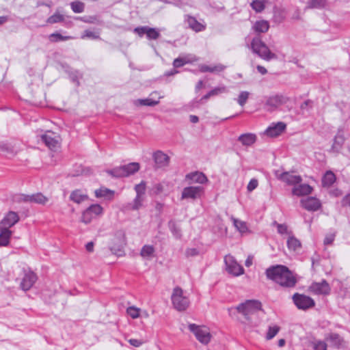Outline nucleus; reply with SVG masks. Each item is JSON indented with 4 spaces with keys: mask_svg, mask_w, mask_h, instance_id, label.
<instances>
[{
    "mask_svg": "<svg viewBox=\"0 0 350 350\" xmlns=\"http://www.w3.org/2000/svg\"><path fill=\"white\" fill-rule=\"evenodd\" d=\"M237 311L242 314L244 319L242 323L250 327H255L260 323V313H262L261 303L257 300H247L239 304Z\"/></svg>",
    "mask_w": 350,
    "mask_h": 350,
    "instance_id": "nucleus-1",
    "label": "nucleus"
},
{
    "mask_svg": "<svg viewBox=\"0 0 350 350\" xmlns=\"http://www.w3.org/2000/svg\"><path fill=\"white\" fill-rule=\"evenodd\" d=\"M266 274L268 278L283 286L292 287L297 282L293 273L282 265L269 268L267 269Z\"/></svg>",
    "mask_w": 350,
    "mask_h": 350,
    "instance_id": "nucleus-2",
    "label": "nucleus"
},
{
    "mask_svg": "<svg viewBox=\"0 0 350 350\" xmlns=\"http://www.w3.org/2000/svg\"><path fill=\"white\" fill-rule=\"evenodd\" d=\"M250 47L254 53L266 61L277 58V55L270 51L259 37H255L252 39Z\"/></svg>",
    "mask_w": 350,
    "mask_h": 350,
    "instance_id": "nucleus-3",
    "label": "nucleus"
},
{
    "mask_svg": "<svg viewBox=\"0 0 350 350\" xmlns=\"http://www.w3.org/2000/svg\"><path fill=\"white\" fill-rule=\"evenodd\" d=\"M188 329L202 345H206L211 342L212 335L208 327L190 323L188 325Z\"/></svg>",
    "mask_w": 350,
    "mask_h": 350,
    "instance_id": "nucleus-4",
    "label": "nucleus"
},
{
    "mask_svg": "<svg viewBox=\"0 0 350 350\" xmlns=\"http://www.w3.org/2000/svg\"><path fill=\"white\" fill-rule=\"evenodd\" d=\"M171 299L173 306L178 311H184L189 306V299L184 295L183 291L180 287L174 288Z\"/></svg>",
    "mask_w": 350,
    "mask_h": 350,
    "instance_id": "nucleus-5",
    "label": "nucleus"
},
{
    "mask_svg": "<svg viewBox=\"0 0 350 350\" xmlns=\"http://www.w3.org/2000/svg\"><path fill=\"white\" fill-rule=\"evenodd\" d=\"M146 183L144 181H142L139 184L135 186L136 196L133 202L128 204V208L130 210L137 211L143 206L146 198Z\"/></svg>",
    "mask_w": 350,
    "mask_h": 350,
    "instance_id": "nucleus-6",
    "label": "nucleus"
},
{
    "mask_svg": "<svg viewBox=\"0 0 350 350\" xmlns=\"http://www.w3.org/2000/svg\"><path fill=\"white\" fill-rule=\"evenodd\" d=\"M126 245L125 233L122 230L116 232L114 237L111 239L110 250L116 255L121 256L122 250Z\"/></svg>",
    "mask_w": 350,
    "mask_h": 350,
    "instance_id": "nucleus-7",
    "label": "nucleus"
},
{
    "mask_svg": "<svg viewBox=\"0 0 350 350\" xmlns=\"http://www.w3.org/2000/svg\"><path fill=\"white\" fill-rule=\"evenodd\" d=\"M139 170L138 163H131L128 165L108 171V173L115 177L128 176L137 172Z\"/></svg>",
    "mask_w": 350,
    "mask_h": 350,
    "instance_id": "nucleus-8",
    "label": "nucleus"
},
{
    "mask_svg": "<svg viewBox=\"0 0 350 350\" xmlns=\"http://www.w3.org/2000/svg\"><path fill=\"white\" fill-rule=\"evenodd\" d=\"M226 269L229 274L233 276H239L244 273L243 267L240 265L231 255H227L224 258Z\"/></svg>",
    "mask_w": 350,
    "mask_h": 350,
    "instance_id": "nucleus-9",
    "label": "nucleus"
},
{
    "mask_svg": "<svg viewBox=\"0 0 350 350\" xmlns=\"http://www.w3.org/2000/svg\"><path fill=\"white\" fill-rule=\"evenodd\" d=\"M103 208L99 204H92L82 213L81 221L85 224L91 222L93 218L102 215Z\"/></svg>",
    "mask_w": 350,
    "mask_h": 350,
    "instance_id": "nucleus-10",
    "label": "nucleus"
},
{
    "mask_svg": "<svg viewBox=\"0 0 350 350\" xmlns=\"http://www.w3.org/2000/svg\"><path fill=\"white\" fill-rule=\"evenodd\" d=\"M42 141L52 150H56L59 148V136L51 131H47L41 136Z\"/></svg>",
    "mask_w": 350,
    "mask_h": 350,
    "instance_id": "nucleus-11",
    "label": "nucleus"
},
{
    "mask_svg": "<svg viewBox=\"0 0 350 350\" xmlns=\"http://www.w3.org/2000/svg\"><path fill=\"white\" fill-rule=\"evenodd\" d=\"M286 102V98L282 95H273L266 99L265 109L268 111H273Z\"/></svg>",
    "mask_w": 350,
    "mask_h": 350,
    "instance_id": "nucleus-12",
    "label": "nucleus"
},
{
    "mask_svg": "<svg viewBox=\"0 0 350 350\" xmlns=\"http://www.w3.org/2000/svg\"><path fill=\"white\" fill-rule=\"evenodd\" d=\"M309 292L318 295H327L330 293L329 284L323 280L319 282H312L309 286Z\"/></svg>",
    "mask_w": 350,
    "mask_h": 350,
    "instance_id": "nucleus-13",
    "label": "nucleus"
},
{
    "mask_svg": "<svg viewBox=\"0 0 350 350\" xmlns=\"http://www.w3.org/2000/svg\"><path fill=\"white\" fill-rule=\"evenodd\" d=\"M275 176L278 180L289 185H295L296 184L300 183L302 180L300 176L295 175L288 172H281L277 170L275 172Z\"/></svg>",
    "mask_w": 350,
    "mask_h": 350,
    "instance_id": "nucleus-14",
    "label": "nucleus"
},
{
    "mask_svg": "<svg viewBox=\"0 0 350 350\" xmlns=\"http://www.w3.org/2000/svg\"><path fill=\"white\" fill-rule=\"evenodd\" d=\"M295 304L299 309L307 310L310 308L314 307L315 302L311 297L296 293L293 297Z\"/></svg>",
    "mask_w": 350,
    "mask_h": 350,
    "instance_id": "nucleus-15",
    "label": "nucleus"
},
{
    "mask_svg": "<svg viewBox=\"0 0 350 350\" xmlns=\"http://www.w3.org/2000/svg\"><path fill=\"white\" fill-rule=\"evenodd\" d=\"M204 193V189L202 187H187L183 189L181 194V199H192L196 200L201 197Z\"/></svg>",
    "mask_w": 350,
    "mask_h": 350,
    "instance_id": "nucleus-16",
    "label": "nucleus"
},
{
    "mask_svg": "<svg viewBox=\"0 0 350 350\" xmlns=\"http://www.w3.org/2000/svg\"><path fill=\"white\" fill-rule=\"evenodd\" d=\"M152 157L157 168L166 167L170 163V157L161 150L156 151Z\"/></svg>",
    "mask_w": 350,
    "mask_h": 350,
    "instance_id": "nucleus-17",
    "label": "nucleus"
},
{
    "mask_svg": "<svg viewBox=\"0 0 350 350\" xmlns=\"http://www.w3.org/2000/svg\"><path fill=\"white\" fill-rule=\"evenodd\" d=\"M36 280L37 276L33 272L31 271H27L21 282V288L23 291H28L33 286Z\"/></svg>",
    "mask_w": 350,
    "mask_h": 350,
    "instance_id": "nucleus-18",
    "label": "nucleus"
},
{
    "mask_svg": "<svg viewBox=\"0 0 350 350\" xmlns=\"http://www.w3.org/2000/svg\"><path fill=\"white\" fill-rule=\"evenodd\" d=\"M22 200L27 202L45 205L49 202V198L41 193L22 196Z\"/></svg>",
    "mask_w": 350,
    "mask_h": 350,
    "instance_id": "nucleus-19",
    "label": "nucleus"
},
{
    "mask_svg": "<svg viewBox=\"0 0 350 350\" xmlns=\"http://www.w3.org/2000/svg\"><path fill=\"white\" fill-rule=\"evenodd\" d=\"M19 220L18 214L13 211H10L0 222V228L9 229L16 224Z\"/></svg>",
    "mask_w": 350,
    "mask_h": 350,
    "instance_id": "nucleus-20",
    "label": "nucleus"
},
{
    "mask_svg": "<svg viewBox=\"0 0 350 350\" xmlns=\"http://www.w3.org/2000/svg\"><path fill=\"white\" fill-rule=\"evenodd\" d=\"M286 129V124L284 122H279L272 124L265 131V134L269 137H274L280 135Z\"/></svg>",
    "mask_w": 350,
    "mask_h": 350,
    "instance_id": "nucleus-21",
    "label": "nucleus"
},
{
    "mask_svg": "<svg viewBox=\"0 0 350 350\" xmlns=\"http://www.w3.org/2000/svg\"><path fill=\"white\" fill-rule=\"evenodd\" d=\"M301 206L308 211H315L321 207L320 201L314 197H309L301 200Z\"/></svg>",
    "mask_w": 350,
    "mask_h": 350,
    "instance_id": "nucleus-22",
    "label": "nucleus"
},
{
    "mask_svg": "<svg viewBox=\"0 0 350 350\" xmlns=\"http://www.w3.org/2000/svg\"><path fill=\"white\" fill-rule=\"evenodd\" d=\"M325 340L330 346L335 348L340 349L344 347V340L338 334H329L325 336Z\"/></svg>",
    "mask_w": 350,
    "mask_h": 350,
    "instance_id": "nucleus-23",
    "label": "nucleus"
},
{
    "mask_svg": "<svg viewBox=\"0 0 350 350\" xmlns=\"http://www.w3.org/2000/svg\"><path fill=\"white\" fill-rule=\"evenodd\" d=\"M256 140L257 136L252 133H243L238 137V141L245 147L252 146L256 143Z\"/></svg>",
    "mask_w": 350,
    "mask_h": 350,
    "instance_id": "nucleus-24",
    "label": "nucleus"
},
{
    "mask_svg": "<svg viewBox=\"0 0 350 350\" xmlns=\"http://www.w3.org/2000/svg\"><path fill=\"white\" fill-rule=\"evenodd\" d=\"M186 180H190L191 183L204 184L208 182V178L202 172H195L187 174L185 176Z\"/></svg>",
    "mask_w": 350,
    "mask_h": 350,
    "instance_id": "nucleus-25",
    "label": "nucleus"
},
{
    "mask_svg": "<svg viewBox=\"0 0 350 350\" xmlns=\"http://www.w3.org/2000/svg\"><path fill=\"white\" fill-rule=\"evenodd\" d=\"M231 220L237 230L239 231V233L242 235L251 232L246 222L234 217H231Z\"/></svg>",
    "mask_w": 350,
    "mask_h": 350,
    "instance_id": "nucleus-26",
    "label": "nucleus"
},
{
    "mask_svg": "<svg viewBox=\"0 0 350 350\" xmlns=\"http://www.w3.org/2000/svg\"><path fill=\"white\" fill-rule=\"evenodd\" d=\"M187 23L189 27L196 32L202 31L205 29L206 25L198 21L196 18L187 16Z\"/></svg>",
    "mask_w": 350,
    "mask_h": 350,
    "instance_id": "nucleus-27",
    "label": "nucleus"
},
{
    "mask_svg": "<svg viewBox=\"0 0 350 350\" xmlns=\"http://www.w3.org/2000/svg\"><path fill=\"white\" fill-rule=\"evenodd\" d=\"M88 199V195L79 189H76L72 191L70 195V200L77 204H80L84 201H86Z\"/></svg>",
    "mask_w": 350,
    "mask_h": 350,
    "instance_id": "nucleus-28",
    "label": "nucleus"
},
{
    "mask_svg": "<svg viewBox=\"0 0 350 350\" xmlns=\"http://www.w3.org/2000/svg\"><path fill=\"white\" fill-rule=\"evenodd\" d=\"M312 187L308 184H301L295 186L292 190V193L295 196H304L310 194L312 192Z\"/></svg>",
    "mask_w": 350,
    "mask_h": 350,
    "instance_id": "nucleus-29",
    "label": "nucleus"
},
{
    "mask_svg": "<svg viewBox=\"0 0 350 350\" xmlns=\"http://www.w3.org/2000/svg\"><path fill=\"white\" fill-rule=\"evenodd\" d=\"M269 29V23L265 20L257 21L252 26V29L256 33H266Z\"/></svg>",
    "mask_w": 350,
    "mask_h": 350,
    "instance_id": "nucleus-30",
    "label": "nucleus"
},
{
    "mask_svg": "<svg viewBox=\"0 0 350 350\" xmlns=\"http://www.w3.org/2000/svg\"><path fill=\"white\" fill-rule=\"evenodd\" d=\"M12 232L5 228H0V246H7L10 243Z\"/></svg>",
    "mask_w": 350,
    "mask_h": 350,
    "instance_id": "nucleus-31",
    "label": "nucleus"
},
{
    "mask_svg": "<svg viewBox=\"0 0 350 350\" xmlns=\"http://www.w3.org/2000/svg\"><path fill=\"white\" fill-rule=\"evenodd\" d=\"M155 249L152 245H145L141 250L140 255L142 258L151 260L154 257Z\"/></svg>",
    "mask_w": 350,
    "mask_h": 350,
    "instance_id": "nucleus-32",
    "label": "nucleus"
},
{
    "mask_svg": "<svg viewBox=\"0 0 350 350\" xmlns=\"http://www.w3.org/2000/svg\"><path fill=\"white\" fill-rule=\"evenodd\" d=\"M269 3L268 0H254L251 2L250 6L256 12L260 13Z\"/></svg>",
    "mask_w": 350,
    "mask_h": 350,
    "instance_id": "nucleus-33",
    "label": "nucleus"
},
{
    "mask_svg": "<svg viewBox=\"0 0 350 350\" xmlns=\"http://www.w3.org/2000/svg\"><path fill=\"white\" fill-rule=\"evenodd\" d=\"M225 69V66L221 64H217L215 66H210L207 65L200 66V70L202 72H220Z\"/></svg>",
    "mask_w": 350,
    "mask_h": 350,
    "instance_id": "nucleus-34",
    "label": "nucleus"
},
{
    "mask_svg": "<svg viewBox=\"0 0 350 350\" xmlns=\"http://www.w3.org/2000/svg\"><path fill=\"white\" fill-rule=\"evenodd\" d=\"M286 17V11L284 8L274 7L273 8V19L276 23L282 22Z\"/></svg>",
    "mask_w": 350,
    "mask_h": 350,
    "instance_id": "nucleus-35",
    "label": "nucleus"
},
{
    "mask_svg": "<svg viewBox=\"0 0 350 350\" xmlns=\"http://www.w3.org/2000/svg\"><path fill=\"white\" fill-rule=\"evenodd\" d=\"M114 191L107 188L101 187L95 191V196L96 198H111L113 196Z\"/></svg>",
    "mask_w": 350,
    "mask_h": 350,
    "instance_id": "nucleus-36",
    "label": "nucleus"
},
{
    "mask_svg": "<svg viewBox=\"0 0 350 350\" xmlns=\"http://www.w3.org/2000/svg\"><path fill=\"white\" fill-rule=\"evenodd\" d=\"M0 151H1L7 156H14L18 152L17 149L8 144L0 145Z\"/></svg>",
    "mask_w": 350,
    "mask_h": 350,
    "instance_id": "nucleus-37",
    "label": "nucleus"
},
{
    "mask_svg": "<svg viewBox=\"0 0 350 350\" xmlns=\"http://www.w3.org/2000/svg\"><path fill=\"white\" fill-rule=\"evenodd\" d=\"M345 142V137L342 134L338 133L334 139V143L332 145V149L334 151H338L342 147Z\"/></svg>",
    "mask_w": 350,
    "mask_h": 350,
    "instance_id": "nucleus-38",
    "label": "nucleus"
},
{
    "mask_svg": "<svg viewBox=\"0 0 350 350\" xmlns=\"http://www.w3.org/2000/svg\"><path fill=\"white\" fill-rule=\"evenodd\" d=\"M287 245L289 250L295 251L301 247V243L295 237L289 236L287 240Z\"/></svg>",
    "mask_w": 350,
    "mask_h": 350,
    "instance_id": "nucleus-39",
    "label": "nucleus"
},
{
    "mask_svg": "<svg viewBox=\"0 0 350 350\" xmlns=\"http://www.w3.org/2000/svg\"><path fill=\"white\" fill-rule=\"evenodd\" d=\"M336 180L335 175L333 172L328 171L325 173L323 178V185L324 186L329 187Z\"/></svg>",
    "mask_w": 350,
    "mask_h": 350,
    "instance_id": "nucleus-40",
    "label": "nucleus"
},
{
    "mask_svg": "<svg viewBox=\"0 0 350 350\" xmlns=\"http://www.w3.org/2000/svg\"><path fill=\"white\" fill-rule=\"evenodd\" d=\"M159 103V100H153L151 98L137 99L135 101V105L137 106L145 105L153 107Z\"/></svg>",
    "mask_w": 350,
    "mask_h": 350,
    "instance_id": "nucleus-41",
    "label": "nucleus"
},
{
    "mask_svg": "<svg viewBox=\"0 0 350 350\" xmlns=\"http://www.w3.org/2000/svg\"><path fill=\"white\" fill-rule=\"evenodd\" d=\"M280 330V327L278 325L269 326L266 333L265 338L267 340H270L273 338Z\"/></svg>",
    "mask_w": 350,
    "mask_h": 350,
    "instance_id": "nucleus-42",
    "label": "nucleus"
},
{
    "mask_svg": "<svg viewBox=\"0 0 350 350\" xmlns=\"http://www.w3.org/2000/svg\"><path fill=\"white\" fill-rule=\"evenodd\" d=\"M326 4L325 0H311L307 5V8H322Z\"/></svg>",
    "mask_w": 350,
    "mask_h": 350,
    "instance_id": "nucleus-43",
    "label": "nucleus"
},
{
    "mask_svg": "<svg viewBox=\"0 0 350 350\" xmlns=\"http://www.w3.org/2000/svg\"><path fill=\"white\" fill-rule=\"evenodd\" d=\"M197 59L196 58V57H193L192 59H189L187 57H185V58H177L176 59H174V62H173V65L174 67H180L182 66H183L184 64H185L186 63H188V62H193V61H196Z\"/></svg>",
    "mask_w": 350,
    "mask_h": 350,
    "instance_id": "nucleus-44",
    "label": "nucleus"
},
{
    "mask_svg": "<svg viewBox=\"0 0 350 350\" xmlns=\"http://www.w3.org/2000/svg\"><path fill=\"white\" fill-rule=\"evenodd\" d=\"M146 36L150 40H157L160 36L159 31L155 28L148 27Z\"/></svg>",
    "mask_w": 350,
    "mask_h": 350,
    "instance_id": "nucleus-45",
    "label": "nucleus"
},
{
    "mask_svg": "<svg viewBox=\"0 0 350 350\" xmlns=\"http://www.w3.org/2000/svg\"><path fill=\"white\" fill-rule=\"evenodd\" d=\"M314 350H327V343L319 340H314L312 342Z\"/></svg>",
    "mask_w": 350,
    "mask_h": 350,
    "instance_id": "nucleus-46",
    "label": "nucleus"
},
{
    "mask_svg": "<svg viewBox=\"0 0 350 350\" xmlns=\"http://www.w3.org/2000/svg\"><path fill=\"white\" fill-rule=\"evenodd\" d=\"M70 38H71V37H70V36H63L62 35H61L58 33H54L49 36V40L51 42L68 40Z\"/></svg>",
    "mask_w": 350,
    "mask_h": 350,
    "instance_id": "nucleus-47",
    "label": "nucleus"
},
{
    "mask_svg": "<svg viewBox=\"0 0 350 350\" xmlns=\"http://www.w3.org/2000/svg\"><path fill=\"white\" fill-rule=\"evenodd\" d=\"M250 93L246 91L241 92L240 94L239 95V97L237 98V102L241 106H243L248 98H249Z\"/></svg>",
    "mask_w": 350,
    "mask_h": 350,
    "instance_id": "nucleus-48",
    "label": "nucleus"
},
{
    "mask_svg": "<svg viewBox=\"0 0 350 350\" xmlns=\"http://www.w3.org/2000/svg\"><path fill=\"white\" fill-rule=\"evenodd\" d=\"M71 8L74 12L81 13L84 10V4L80 1H75L71 3Z\"/></svg>",
    "mask_w": 350,
    "mask_h": 350,
    "instance_id": "nucleus-49",
    "label": "nucleus"
},
{
    "mask_svg": "<svg viewBox=\"0 0 350 350\" xmlns=\"http://www.w3.org/2000/svg\"><path fill=\"white\" fill-rule=\"evenodd\" d=\"M169 226L173 234L177 238L180 237L181 233L180 228L174 221H170Z\"/></svg>",
    "mask_w": 350,
    "mask_h": 350,
    "instance_id": "nucleus-50",
    "label": "nucleus"
},
{
    "mask_svg": "<svg viewBox=\"0 0 350 350\" xmlns=\"http://www.w3.org/2000/svg\"><path fill=\"white\" fill-rule=\"evenodd\" d=\"M64 20V16L59 14H55L53 16H50L47 19V23L50 24H53L56 23L61 22Z\"/></svg>",
    "mask_w": 350,
    "mask_h": 350,
    "instance_id": "nucleus-51",
    "label": "nucleus"
},
{
    "mask_svg": "<svg viewBox=\"0 0 350 350\" xmlns=\"http://www.w3.org/2000/svg\"><path fill=\"white\" fill-rule=\"evenodd\" d=\"M127 314L133 319H136L139 316V309L134 306L129 307Z\"/></svg>",
    "mask_w": 350,
    "mask_h": 350,
    "instance_id": "nucleus-52",
    "label": "nucleus"
},
{
    "mask_svg": "<svg viewBox=\"0 0 350 350\" xmlns=\"http://www.w3.org/2000/svg\"><path fill=\"white\" fill-rule=\"evenodd\" d=\"M81 38L83 39L88 38L96 40V39H98L99 38V36L95 32H93L90 30H86V31H85V32H84L83 35L81 36Z\"/></svg>",
    "mask_w": 350,
    "mask_h": 350,
    "instance_id": "nucleus-53",
    "label": "nucleus"
},
{
    "mask_svg": "<svg viewBox=\"0 0 350 350\" xmlns=\"http://www.w3.org/2000/svg\"><path fill=\"white\" fill-rule=\"evenodd\" d=\"M258 180L255 178H252V180H250V181L249 182V183L247 185V191L249 192L252 191L258 187Z\"/></svg>",
    "mask_w": 350,
    "mask_h": 350,
    "instance_id": "nucleus-54",
    "label": "nucleus"
},
{
    "mask_svg": "<svg viewBox=\"0 0 350 350\" xmlns=\"http://www.w3.org/2000/svg\"><path fill=\"white\" fill-rule=\"evenodd\" d=\"M187 257H194L199 255V251L196 248H188L185 251Z\"/></svg>",
    "mask_w": 350,
    "mask_h": 350,
    "instance_id": "nucleus-55",
    "label": "nucleus"
},
{
    "mask_svg": "<svg viewBox=\"0 0 350 350\" xmlns=\"http://www.w3.org/2000/svg\"><path fill=\"white\" fill-rule=\"evenodd\" d=\"M335 235L334 234H329L326 235L324 239L323 243L325 245H331L334 241Z\"/></svg>",
    "mask_w": 350,
    "mask_h": 350,
    "instance_id": "nucleus-56",
    "label": "nucleus"
},
{
    "mask_svg": "<svg viewBox=\"0 0 350 350\" xmlns=\"http://www.w3.org/2000/svg\"><path fill=\"white\" fill-rule=\"evenodd\" d=\"M148 27V26L136 27L134 29V31L136 33H137L139 36H142L144 34L146 35Z\"/></svg>",
    "mask_w": 350,
    "mask_h": 350,
    "instance_id": "nucleus-57",
    "label": "nucleus"
},
{
    "mask_svg": "<svg viewBox=\"0 0 350 350\" xmlns=\"http://www.w3.org/2000/svg\"><path fill=\"white\" fill-rule=\"evenodd\" d=\"M129 342L131 345L135 347H139L142 345H143L145 342L142 340H138V339H129Z\"/></svg>",
    "mask_w": 350,
    "mask_h": 350,
    "instance_id": "nucleus-58",
    "label": "nucleus"
},
{
    "mask_svg": "<svg viewBox=\"0 0 350 350\" xmlns=\"http://www.w3.org/2000/svg\"><path fill=\"white\" fill-rule=\"evenodd\" d=\"M224 92H226V88L224 87L216 88L209 92V95H211V96H213L223 93Z\"/></svg>",
    "mask_w": 350,
    "mask_h": 350,
    "instance_id": "nucleus-59",
    "label": "nucleus"
},
{
    "mask_svg": "<svg viewBox=\"0 0 350 350\" xmlns=\"http://www.w3.org/2000/svg\"><path fill=\"white\" fill-rule=\"evenodd\" d=\"M277 228H278V232L281 234H288V228H287V226L286 225H284V224H277Z\"/></svg>",
    "mask_w": 350,
    "mask_h": 350,
    "instance_id": "nucleus-60",
    "label": "nucleus"
},
{
    "mask_svg": "<svg viewBox=\"0 0 350 350\" xmlns=\"http://www.w3.org/2000/svg\"><path fill=\"white\" fill-rule=\"evenodd\" d=\"M311 101L310 100H306L301 105V109L302 111L308 110V107H311Z\"/></svg>",
    "mask_w": 350,
    "mask_h": 350,
    "instance_id": "nucleus-61",
    "label": "nucleus"
},
{
    "mask_svg": "<svg viewBox=\"0 0 350 350\" xmlns=\"http://www.w3.org/2000/svg\"><path fill=\"white\" fill-rule=\"evenodd\" d=\"M342 203L344 205L350 206V193L345 197Z\"/></svg>",
    "mask_w": 350,
    "mask_h": 350,
    "instance_id": "nucleus-62",
    "label": "nucleus"
},
{
    "mask_svg": "<svg viewBox=\"0 0 350 350\" xmlns=\"http://www.w3.org/2000/svg\"><path fill=\"white\" fill-rule=\"evenodd\" d=\"M256 68L261 75H265L267 72V69L262 66H257Z\"/></svg>",
    "mask_w": 350,
    "mask_h": 350,
    "instance_id": "nucleus-63",
    "label": "nucleus"
},
{
    "mask_svg": "<svg viewBox=\"0 0 350 350\" xmlns=\"http://www.w3.org/2000/svg\"><path fill=\"white\" fill-rule=\"evenodd\" d=\"M85 248L87 251L92 252L94 250V243L93 242H89L86 244Z\"/></svg>",
    "mask_w": 350,
    "mask_h": 350,
    "instance_id": "nucleus-64",
    "label": "nucleus"
}]
</instances>
